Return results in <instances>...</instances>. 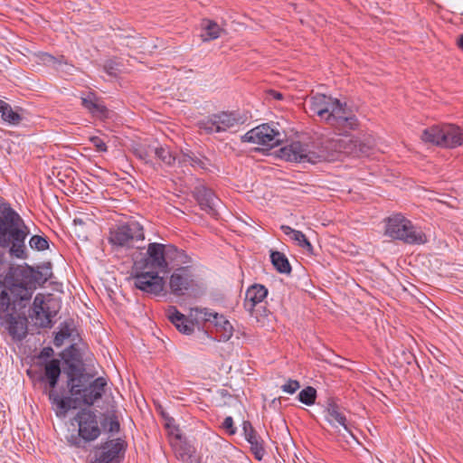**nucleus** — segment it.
Returning a JSON list of instances; mask_svg holds the SVG:
<instances>
[{
    "label": "nucleus",
    "instance_id": "9",
    "mask_svg": "<svg viewBox=\"0 0 463 463\" xmlns=\"http://www.w3.org/2000/svg\"><path fill=\"white\" fill-rule=\"evenodd\" d=\"M73 421L78 426V433L71 434L68 438L71 446L85 449L90 442L96 440L101 434L98 417L90 409H81L78 411Z\"/></svg>",
    "mask_w": 463,
    "mask_h": 463
},
{
    "label": "nucleus",
    "instance_id": "18",
    "mask_svg": "<svg viewBox=\"0 0 463 463\" xmlns=\"http://www.w3.org/2000/svg\"><path fill=\"white\" fill-rule=\"evenodd\" d=\"M125 447L121 439H109L95 449L94 458L90 463H118Z\"/></svg>",
    "mask_w": 463,
    "mask_h": 463
},
{
    "label": "nucleus",
    "instance_id": "4",
    "mask_svg": "<svg viewBox=\"0 0 463 463\" xmlns=\"http://www.w3.org/2000/svg\"><path fill=\"white\" fill-rule=\"evenodd\" d=\"M30 229L10 204L0 201V247L8 249L11 257L26 260L29 252L25 240Z\"/></svg>",
    "mask_w": 463,
    "mask_h": 463
},
{
    "label": "nucleus",
    "instance_id": "44",
    "mask_svg": "<svg viewBox=\"0 0 463 463\" xmlns=\"http://www.w3.org/2000/svg\"><path fill=\"white\" fill-rule=\"evenodd\" d=\"M270 94H271V95L273 96V98H274V99H282V94H281V93H279V92H277V91H275V90H272V91L270 92Z\"/></svg>",
    "mask_w": 463,
    "mask_h": 463
},
{
    "label": "nucleus",
    "instance_id": "30",
    "mask_svg": "<svg viewBox=\"0 0 463 463\" xmlns=\"http://www.w3.org/2000/svg\"><path fill=\"white\" fill-rule=\"evenodd\" d=\"M270 260L274 268L279 272L288 274L291 272V266L288 258L279 251H271Z\"/></svg>",
    "mask_w": 463,
    "mask_h": 463
},
{
    "label": "nucleus",
    "instance_id": "36",
    "mask_svg": "<svg viewBox=\"0 0 463 463\" xmlns=\"http://www.w3.org/2000/svg\"><path fill=\"white\" fill-rule=\"evenodd\" d=\"M29 246L32 250L43 251L49 248V241L46 236L33 235L29 240Z\"/></svg>",
    "mask_w": 463,
    "mask_h": 463
},
{
    "label": "nucleus",
    "instance_id": "39",
    "mask_svg": "<svg viewBox=\"0 0 463 463\" xmlns=\"http://www.w3.org/2000/svg\"><path fill=\"white\" fill-rule=\"evenodd\" d=\"M165 427L169 430L171 435L180 439V430L175 425V420L173 418H167Z\"/></svg>",
    "mask_w": 463,
    "mask_h": 463
},
{
    "label": "nucleus",
    "instance_id": "23",
    "mask_svg": "<svg viewBox=\"0 0 463 463\" xmlns=\"http://www.w3.org/2000/svg\"><path fill=\"white\" fill-rule=\"evenodd\" d=\"M242 430L246 440L250 444V449L254 454L255 458L261 460L265 454L262 439L257 434L251 423L248 420L243 421Z\"/></svg>",
    "mask_w": 463,
    "mask_h": 463
},
{
    "label": "nucleus",
    "instance_id": "2",
    "mask_svg": "<svg viewBox=\"0 0 463 463\" xmlns=\"http://www.w3.org/2000/svg\"><path fill=\"white\" fill-rule=\"evenodd\" d=\"M372 146L354 139L351 137H336L323 142L324 150L319 154L309 151L307 146L295 141L279 149L282 159L298 163H312L326 160L332 153H344L354 156H367Z\"/></svg>",
    "mask_w": 463,
    "mask_h": 463
},
{
    "label": "nucleus",
    "instance_id": "25",
    "mask_svg": "<svg viewBox=\"0 0 463 463\" xmlns=\"http://www.w3.org/2000/svg\"><path fill=\"white\" fill-rule=\"evenodd\" d=\"M166 316L181 333L191 335L194 332V323L189 321L175 307H169L166 310Z\"/></svg>",
    "mask_w": 463,
    "mask_h": 463
},
{
    "label": "nucleus",
    "instance_id": "3",
    "mask_svg": "<svg viewBox=\"0 0 463 463\" xmlns=\"http://www.w3.org/2000/svg\"><path fill=\"white\" fill-rule=\"evenodd\" d=\"M372 146L354 139L351 137H336L323 142L324 150L319 154L309 151L307 146L295 141L279 149L282 159L298 163H312L326 160L332 153H344L354 156H367Z\"/></svg>",
    "mask_w": 463,
    "mask_h": 463
},
{
    "label": "nucleus",
    "instance_id": "28",
    "mask_svg": "<svg viewBox=\"0 0 463 463\" xmlns=\"http://www.w3.org/2000/svg\"><path fill=\"white\" fill-rule=\"evenodd\" d=\"M0 113L3 120L11 125H18L23 120L18 111L14 110L10 104L2 99H0Z\"/></svg>",
    "mask_w": 463,
    "mask_h": 463
},
{
    "label": "nucleus",
    "instance_id": "45",
    "mask_svg": "<svg viewBox=\"0 0 463 463\" xmlns=\"http://www.w3.org/2000/svg\"><path fill=\"white\" fill-rule=\"evenodd\" d=\"M458 47L463 51V34L457 41Z\"/></svg>",
    "mask_w": 463,
    "mask_h": 463
},
{
    "label": "nucleus",
    "instance_id": "27",
    "mask_svg": "<svg viewBox=\"0 0 463 463\" xmlns=\"http://www.w3.org/2000/svg\"><path fill=\"white\" fill-rule=\"evenodd\" d=\"M281 230L286 235L289 236L294 241H296L298 246L307 251H312L313 246L302 232L294 230L288 225H282Z\"/></svg>",
    "mask_w": 463,
    "mask_h": 463
},
{
    "label": "nucleus",
    "instance_id": "35",
    "mask_svg": "<svg viewBox=\"0 0 463 463\" xmlns=\"http://www.w3.org/2000/svg\"><path fill=\"white\" fill-rule=\"evenodd\" d=\"M154 156L167 165H173L175 160V156L168 150V148L162 146H156V148L154 149Z\"/></svg>",
    "mask_w": 463,
    "mask_h": 463
},
{
    "label": "nucleus",
    "instance_id": "47",
    "mask_svg": "<svg viewBox=\"0 0 463 463\" xmlns=\"http://www.w3.org/2000/svg\"><path fill=\"white\" fill-rule=\"evenodd\" d=\"M54 57H52V55H47V58L44 60L45 61L47 62H50L51 61H54Z\"/></svg>",
    "mask_w": 463,
    "mask_h": 463
},
{
    "label": "nucleus",
    "instance_id": "31",
    "mask_svg": "<svg viewBox=\"0 0 463 463\" xmlns=\"http://www.w3.org/2000/svg\"><path fill=\"white\" fill-rule=\"evenodd\" d=\"M73 225L75 228V232L78 235V237L87 239L89 233L88 231L90 227L94 225V222L90 218L87 216H82L76 217L73 220Z\"/></svg>",
    "mask_w": 463,
    "mask_h": 463
},
{
    "label": "nucleus",
    "instance_id": "6",
    "mask_svg": "<svg viewBox=\"0 0 463 463\" xmlns=\"http://www.w3.org/2000/svg\"><path fill=\"white\" fill-rule=\"evenodd\" d=\"M20 279L14 265H12L4 279H0V318L7 312L21 311L29 305L32 298Z\"/></svg>",
    "mask_w": 463,
    "mask_h": 463
},
{
    "label": "nucleus",
    "instance_id": "11",
    "mask_svg": "<svg viewBox=\"0 0 463 463\" xmlns=\"http://www.w3.org/2000/svg\"><path fill=\"white\" fill-rule=\"evenodd\" d=\"M59 304L51 295L38 293L33 299L31 318L34 324L43 328L51 327L52 319L59 311Z\"/></svg>",
    "mask_w": 463,
    "mask_h": 463
},
{
    "label": "nucleus",
    "instance_id": "26",
    "mask_svg": "<svg viewBox=\"0 0 463 463\" xmlns=\"http://www.w3.org/2000/svg\"><path fill=\"white\" fill-rule=\"evenodd\" d=\"M44 375L48 380L49 385L52 389L55 388L61 375V361L58 359H52L44 365Z\"/></svg>",
    "mask_w": 463,
    "mask_h": 463
},
{
    "label": "nucleus",
    "instance_id": "42",
    "mask_svg": "<svg viewBox=\"0 0 463 463\" xmlns=\"http://www.w3.org/2000/svg\"><path fill=\"white\" fill-rule=\"evenodd\" d=\"M119 430V423L117 420L110 421V431H118Z\"/></svg>",
    "mask_w": 463,
    "mask_h": 463
},
{
    "label": "nucleus",
    "instance_id": "1",
    "mask_svg": "<svg viewBox=\"0 0 463 463\" xmlns=\"http://www.w3.org/2000/svg\"><path fill=\"white\" fill-rule=\"evenodd\" d=\"M66 374L71 396L61 397L53 391L49 393L50 401L57 408L56 415L61 418L65 417L69 410L77 408L79 404L93 405L101 399L107 386L104 377L93 380V375L86 373L84 364L80 362L69 363Z\"/></svg>",
    "mask_w": 463,
    "mask_h": 463
},
{
    "label": "nucleus",
    "instance_id": "38",
    "mask_svg": "<svg viewBox=\"0 0 463 463\" xmlns=\"http://www.w3.org/2000/svg\"><path fill=\"white\" fill-rule=\"evenodd\" d=\"M184 160V162H189L190 165H193L194 167H199V168L206 167V164L203 159L194 156H191V155H186L185 158Z\"/></svg>",
    "mask_w": 463,
    "mask_h": 463
},
{
    "label": "nucleus",
    "instance_id": "5",
    "mask_svg": "<svg viewBox=\"0 0 463 463\" xmlns=\"http://www.w3.org/2000/svg\"><path fill=\"white\" fill-rule=\"evenodd\" d=\"M310 112L317 114L321 119L339 132L337 137H345L346 133L357 127L356 117L341 103L325 94L317 93L308 100Z\"/></svg>",
    "mask_w": 463,
    "mask_h": 463
},
{
    "label": "nucleus",
    "instance_id": "24",
    "mask_svg": "<svg viewBox=\"0 0 463 463\" xmlns=\"http://www.w3.org/2000/svg\"><path fill=\"white\" fill-rule=\"evenodd\" d=\"M195 195L203 210L213 215L216 213V206L219 200L211 189L204 186L198 187Z\"/></svg>",
    "mask_w": 463,
    "mask_h": 463
},
{
    "label": "nucleus",
    "instance_id": "19",
    "mask_svg": "<svg viewBox=\"0 0 463 463\" xmlns=\"http://www.w3.org/2000/svg\"><path fill=\"white\" fill-rule=\"evenodd\" d=\"M195 286L194 274L189 266L179 267L175 269L169 279L171 293L175 296H184Z\"/></svg>",
    "mask_w": 463,
    "mask_h": 463
},
{
    "label": "nucleus",
    "instance_id": "14",
    "mask_svg": "<svg viewBox=\"0 0 463 463\" xmlns=\"http://www.w3.org/2000/svg\"><path fill=\"white\" fill-rule=\"evenodd\" d=\"M241 140L272 148L279 145L282 137L279 130L271 128L269 124H262L245 133L241 137Z\"/></svg>",
    "mask_w": 463,
    "mask_h": 463
},
{
    "label": "nucleus",
    "instance_id": "46",
    "mask_svg": "<svg viewBox=\"0 0 463 463\" xmlns=\"http://www.w3.org/2000/svg\"><path fill=\"white\" fill-rule=\"evenodd\" d=\"M135 41H136V38L132 37V38L130 39V42H128V43H127V44H128V45H130V46H136V45H135V43H134Z\"/></svg>",
    "mask_w": 463,
    "mask_h": 463
},
{
    "label": "nucleus",
    "instance_id": "16",
    "mask_svg": "<svg viewBox=\"0 0 463 463\" xmlns=\"http://www.w3.org/2000/svg\"><path fill=\"white\" fill-rule=\"evenodd\" d=\"M267 295L268 289L260 284H254L246 291L244 308L257 321H260L261 317H267V309L261 305Z\"/></svg>",
    "mask_w": 463,
    "mask_h": 463
},
{
    "label": "nucleus",
    "instance_id": "21",
    "mask_svg": "<svg viewBox=\"0 0 463 463\" xmlns=\"http://www.w3.org/2000/svg\"><path fill=\"white\" fill-rule=\"evenodd\" d=\"M325 419L326 420L339 432L341 431L340 428L347 432L354 439H355L353 435L351 429L348 425L347 419L342 408H340L335 403H329L325 410Z\"/></svg>",
    "mask_w": 463,
    "mask_h": 463
},
{
    "label": "nucleus",
    "instance_id": "15",
    "mask_svg": "<svg viewBox=\"0 0 463 463\" xmlns=\"http://www.w3.org/2000/svg\"><path fill=\"white\" fill-rule=\"evenodd\" d=\"M240 123L239 118L231 113L222 112L213 114L198 122V128L201 132L205 134H214L225 132L228 129L237 126Z\"/></svg>",
    "mask_w": 463,
    "mask_h": 463
},
{
    "label": "nucleus",
    "instance_id": "40",
    "mask_svg": "<svg viewBox=\"0 0 463 463\" xmlns=\"http://www.w3.org/2000/svg\"><path fill=\"white\" fill-rule=\"evenodd\" d=\"M90 142L99 152H106L108 149L106 143L99 137H90Z\"/></svg>",
    "mask_w": 463,
    "mask_h": 463
},
{
    "label": "nucleus",
    "instance_id": "12",
    "mask_svg": "<svg viewBox=\"0 0 463 463\" xmlns=\"http://www.w3.org/2000/svg\"><path fill=\"white\" fill-rule=\"evenodd\" d=\"M109 241L114 246L131 248L145 239L143 227L137 222H128L109 230Z\"/></svg>",
    "mask_w": 463,
    "mask_h": 463
},
{
    "label": "nucleus",
    "instance_id": "17",
    "mask_svg": "<svg viewBox=\"0 0 463 463\" xmlns=\"http://www.w3.org/2000/svg\"><path fill=\"white\" fill-rule=\"evenodd\" d=\"M134 286L151 295H165V279L154 270H143L137 272L133 278Z\"/></svg>",
    "mask_w": 463,
    "mask_h": 463
},
{
    "label": "nucleus",
    "instance_id": "49",
    "mask_svg": "<svg viewBox=\"0 0 463 463\" xmlns=\"http://www.w3.org/2000/svg\"><path fill=\"white\" fill-rule=\"evenodd\" d=\"M5 260V253L0 250V263H2Z\"/></svg>",
    "mask_w": 463,
    "mask_h": 463
},
{
    "label": "nucleus",
    "instance_id": "13",
    "mask_svg": "<svg viewBox=\"0 0 463 463\" xmlns=\"http://www.w3.org/2000/svg\"><path fill=\"white\" fill-rule=\"evenodd\" d=\"M14 268L31 298L38 286L44 284L52 275L50 262L38 266L36 269L27 264L14 265Z\"/></svg>",
    "mask_w": 463,
    "mask_h": 463
},
{
    "label": "nucleus",
    "instance_id": "50",
    "mask_svg": "<svg viewBox=\"0 0 463 463\" xmlns=\"http://www.w3.org/2000/svg\"><path fill=\"white\" fill-rule=\"evenodd\" d=\"M138 48H144V43L137 46Z\"/></svg>",
    "mask_w": 463,
    "mask_h": 463
},
{
    "label": "nucleus",
    "instance_id": "41",
    "mask_svg": "<svg viewBox=\"0 0 463 463\" xmlns=\"http://www.w3.org/2000/svg\"><path fill=\"white\" fill-rule=\"evenodd\" d=\"M222 427L231 435L236 432V429L233 426V420L231 416H228L224 419L222 422Z\"/></svg>",
    "mask_w": 463,
    "mask_h": 463
},
{
    "label": "nucleus",
    "instance_id": "7",
    "mask_svg": "<svg viewBox=\"0 0 463 463\" xmlns=\"http://www.w3.org/2000/svg\"><path fill=\"white\" fill-rule=\"evenodd\" d=\"M188 259L184 250H178L172 244L152 242L147 246L143 269H149L157 273H166L169 270V265L175 267L186 264Z\"/></svg>",
    "mask_w": 463,
    "mask_h": 463
},
{
    "label": "nucleus",
    "instance_id": "20",
    "mask_svg": "<svg viewBox=\"0 0 463 463\" xmlns=\"http://www.w3.org/2000/svg\"><path fill=\"white\" fill-rule=\"evenodd\" d=\"M1 319L2 325L14 341H21L26 336L27 317L24 309L7 312Z\"/></svg>",
    "mask_w": 463,
    "mask_h": 463
},
{
    "label": "nucleus",
    "instance_id": "33",
    "mask_svg": "<svg viewBox=\"0 0 463 463\" xmlns=\"http://www.w3.org/2000/svg\"><path fill=\"white\" fill-rule=\"evenodd\" d=\"M298 399L307 406L313 405L317 399V390L312 386H307L300 391Z\"/></svg>",
    "mask_w": 463,
    "mask_h": 463
},
{
    "label": "nucleus",
    "instance_id": "32",
    "mask_svg": "<svg viewBox=\"0 0 463 463\" xmlns=\"http://www.w3.org/2000/svg\"><path fill=\"white\" fill-rule=\"evenodd\" d=\"M156 146L149 145H138L134 148V154L140 160L144 161L146 164H150L152 162V156H154V149Z\"/></svg>",
    "mask_w": 463,
    "mask_h": 463
},
{
    "label": "nucleus",
    "instance_id": "8",
    "mask_svg": "<svg viewBox=\"0 0 463 463\" xmlns=\"http://www.w3.org/2000/svg\"><path fill=\"white\" fill-rule=\"evenodd\" d=\"M385 235L407 244H424L427 242L425 233L401 213L386 219Z\"/></svg>",
    "mask_w": 463,
    "mask_h": 463
},
{
    "label": "nucleus",
    "instance_id": "48",
    "mask_svg": "<svg viewBox=\"0 0 463 463\" xmlns=\"http://www.w3.org/2000/svg\"><path fill=\"white\" fill-rule=\"evenodd\" d=\"M59 335H61L62 337H64L66 335L63 334L62 332L59 333L56 337H55V343L57 344V342L59 341Z\"/></svg>",
    "mask_w": 463,
    "mask_h": 463
},
{
    "label": "nucleus",
    "instance_id": "37",
    "mask_svg": "<svg viewBox=\"0 0 463 463\" xmlns=\"http://www.w3.org/2000/svg\"><path fill=\"white\" fill-rule=\"evenodd\" d=\"M280 388L284 392L293 394L300 388V383L297 380L288 379Z\"/></svg>",
    "mask_w": 463,
    "mask_h": 463
},
{
    "label": "nucleus",
    "instance_id": "10",
    "mask_svg": "<svg viewBox=\"0 0 463 463\" xmlns=\"http://www.w3.org/2000/svg\"><path fill=\"white\" fill-rule=\"evenodd\" d=\"M421 139L436 146L453 148L462 145L463 132L453 124L432 126L423 130Z\"/></svg>",
    "mask_w": 463,
    "mask_h": 463
},
{
    "label": "nucleus",
    "instance_id": "34",
    "mask_svg": "<svg viewBox=\"0 0 463 463\" xmlns=\"http://www.w3.org/2000/svg\"><path fill=\"white\" fill-rule=\"evenodd\" d=\"M81 104L93 115H103L106 111V108L103 105L97 103L90 96L82 98Z\"/></svg>",
    "mask_w": 463,
    "mask_h": 463
},
{
    "label": "nucleus",
    "instance_id": "43",
    "mask_svg": "<svg viewBox=\"0 0 463 463\" xmlns=\"http://www.w3.org/2000/svg\"><path fill=\"white\" fill-rule=\"evenodd\" d=\"M52 348H44L42 352H41V356H50L51 354L52 353Z\"/></svg>",
    "mask_w": 463,
    "mask_h": 463
},
{
    "label": "nucleus",
    "instance_id": "22",
    "mask_svg": "<svg viewBox=\"0 0 463 463\" xmlns=\"http://www.w3.org/2000/svg\"><path fill=\"white\" fill-rule=\"evenodd\" d=\"M204 320L213 324L216 331L220 334V341H228L233 334V327L230 321L222 315L215 312L203 310Z\"/></svg>",
    "mask_w": 463,
    "mask_h": 463
},
{
    "label": "nucleus",
    "instance_id": "29",
    "mask_svg": "<svg viewBox=\"0 0 463 463\" xmlns=\"http://www.w3.org/2000/svg\"><path fill=\"white\" fill-rule=\"evenodd\" d=\"M203 33L201 34L203 41H211L219 38L222 29L213 21L203 20L202 22Z\"/></svg>",
    "mask_w": 463,
    "mask_h": 463
}]
</instances>
